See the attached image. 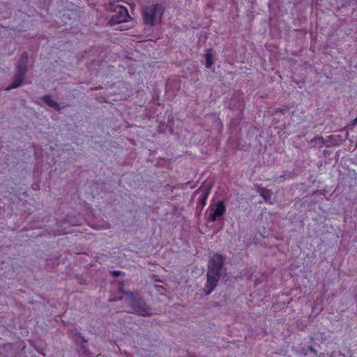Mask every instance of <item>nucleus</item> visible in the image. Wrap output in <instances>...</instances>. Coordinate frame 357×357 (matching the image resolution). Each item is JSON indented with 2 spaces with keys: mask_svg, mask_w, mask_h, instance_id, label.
Wrapping results in <instances>:
<instances>
[{
  "mask_svg": "<svg viewBox=\"0 0 357 357\" xmlns=\"http://www.w3.org/2000/svg\"><path fill=\"white\" fill-rule=\"evenodd\" d=\"M207 211L208 221L214 222L218 217L223 215V200L219 201L215 208H208Z\"/></svg>",
  "mask_w": 357,
  "mask_h": 357,
  "instance_id": "obj_6",
  "label": "nucleus"
},
{
  "mask_svg": "<svg viewBox=\"0 0 357 357\" xmlns=\"http://www.w3.org/2000/svg\"><path fill=\"white\" fill-rule=\"evenodd\" d=\"M27 61H28V54L26 52H24L19 60L18 64L16 68V74L14 77L13 83L6 88V90H10L12 89H15L21 85L24 80V75L27 70Z\"/></svg>",
  "mask_w": 357,
  "mask_h": 357,
  "instance_id": "obj_3",
  "label": "nucleus"
},
{
  "mask_svg": "<svg viewBox=\"0 0 357 357\" xmlns=\"http://www.w3.org/2000/svg\"><path fill=\"white\" fill-rule=\"evenodd\" d=\"M222 266L223 256L222 255H215L209 260L207 282L204 289L206 295L210 294L217 286Z\"/></svg>",
  "mask_w": 357,
  "mask_h": 357,
  "instance_id": "obj_1",
  "label": "nucleus"
},
{
  "mask_svg": "<svg viewBox=\"0 0 357 357\" xmlns=\"http://www.w3.org/2000/svg\"><path fill=\"white\" fill-rule=\"evenodd\" d=\"M83 342H86L87 341L82 337Z\"/></svg>",
  "mask_w": 357,
  "mask_h": 357,
  "instance_id": "obj_14",
  "label": "nucleus"
},
{
  "mask_svg": "<svg viewBox=\"0 0 357 357\" xmlns=\"http://www.w3.org/2000/svg\"><path fill=\"white\" fill-rule=\"evenodd\" d=\"M206 68H211L213 64V54L211 49H207L205 53Z\"/></svg>",
  "mask_w": 357,
  "mask_h": 357,
  "instance_id": "obj_8",
  "label": "nucleus"
},
{
  "mask_svg": "<svg viewBox=\"0 0 357 357\" xmlns=\"http://www.w3.org/2000/svg\"><path fill=\"white\" fill-rule=\"evenodd\" d=\"M356 124H357V116H356V118L355 119H354V121H352L353 126H356Z\"/></svg>",
  "mask_w": 357,
  "mask_h": 357,
  "instance_id": "obj_13",
  "label": "nucleus"
},
{
  "mask_svg": "<svg viewBox=\"0 0 357 357\" xmlns=\"http://www.w3.org/2000/svg\"><path fill=\"white\" fill-rule=\"evenodd\" d=\"M165 8L160 3H152L142 7V20L146 26H153L162 22Z\"/></svg>",
  "mask_w": 357,
  "mask_h": 357,
  "instance_id": "obj_2",
  "label": "nucleus"
},
{
  "mask_svg": "<svg viewBox=\"0 0 357 357\" xmlns=\"http://www.w3.org/2000/svg\"><path fill=\"white\" fill-rule=\"evenodd\" d=\"M127 294L131 297V301L129 303L135 313L142 316H149L151 314V309L143 301L132 299L135 296L133 293L130 292Z\"/></svg>",
  "mask_w": 357,
  "mask_h": 357,
  "instance_id": "obj_4",
  "label": "nucleus"
},
{
  "mask_svg": "<svg viewBox=\"0 0 357 357\" xmlns=\"http://www.w3.org/2000/svg\"><path fill=\"white\" fill-rule=\"evenodd\" d=\"M116 9V13L109 20V24L111 25L119 24L127 22L128 18L130 17L126 7L120 6H117Z\"/></svg>",
  "mask_w": 357,
  "mask_h": 357,
  "instance_id": "obj_5",
  "label": "nucleus"
},
{
  "mask_svg": "<svg viewBox=\"0 0 357 357\" xmlns=\"http://www.w3.org/2000/svg\"><path fill=\"white\" fill-rule=\"evenodd\" d=\"M197 194L202 193L199 197V203L201 205L204 206L206 204V199L210 193V188L207 186H201L197 191Z\"/></svg>",
  "mask_w": 357,
  "mask_h": 357,
  "instance_id": "obj_7",
  "label": "nucleus"
},
{
  "mask_svg": "<svg viewBox=\"0 0 357 357\" xmlns=\"http://www.w3.org/2000/svg\"><path fill=\"white\" fill-rule=\"evenodd\" d=\"M121 274L120 271H114L112 272V275L115 277H118Z\"/></svg>",
  "mask_w": 357,
  "mask_h": 357,
  "instance_id": "obj_12",
  "label": "nucleus"
},
{
  "mask_svg": "<svg viewBox=\"0 0 357 357\" xmlns=\"http://www.w3.org/2000/svg\"><path fill=\"white\" fill-rule=\"evenodd\" d=\"M45 104H47L48 106L57 108L59 107L58 103L55 102L51 96L48 95H45L42 98Z\"/></svg>",
  "mask_w": 357,
  "mask_h": 357,
  "instance_id": "obj_10",
  "label": "nucleus"
},
{
  "mask_svg": "<svg viewBox=\"0 0 357 357\" xmlns=\"http://www.w3.org/2000/svg\"><path fill=\"white\" fill-rule=\"evenodd\" d=\"M258 192L261 195V197H263V199L271 204L273 203L271 200V193L269 190L264 189V188H259Z\"/></svg>",
  "mask_w": 357,
  "mask_h": 357,
  "instance_id": "obj_9",
  "label": "nucleus"
},
{
  "mask_svg": "<svg viewBox=\"0 0 357 357\" xmlns=\"http://www.w3.org/2000/svg\"><path fill=\"white\" fill-rule=\"evenodd\" d=\"M82 349H84V351H82L83 354H84L85 355L88 356L89 357H94L93 355H91V354L89 352V350L85 349V348H84V347H82Z\"/></svg>",
  "mask_w": 357,
  "mask_h": 357,
  "instance_id": "obj_11",
  "label": "nucleus"
}]
</instances>
